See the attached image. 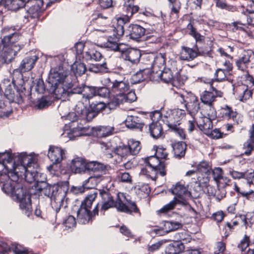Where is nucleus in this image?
Masks as SVG:
<instances>
[{"instance_id":"nucleus-1","label":"nucleus","mask_w":254,"mask_h":254,"mask_svg":"<svg viewBox=\"0 0 254 254\" xmlns=\"http://www.w3.org/2000/svg\"><path fill=\"white\" fill-rule=\"evenodd\" d=\"M71 82V75L59 65L51 69L46 86L47 90L56 98L64 100L68 97Z\"/></svg>"},{"instance_id":"nucleus-2","label":"nucleus","mask_w":254,"mask_h":254,"mask_svg":"<svg viewBox=\"0 0 254 254\" xmlns=\"http://www.w3.org/2000/svg\"><path fill=\"white\" fill-rule=\"evenodd\" d=\"M17 168H14L10 154H0V185L3 191L7 195H12L19 178Z\"/></svg>"},{"instance_id":"nucleus-3","label":"nucleus","mask_w":254,"mask_h":254,"mask_svg":"<svg viewBox=\"0 0 254 254\" xmlns=\"http://www.w3.org/2000/svg\"><path fill=\"white\" fill-rule=\"evenodd\" d=\"M14 164V168H17L19 172V177L24 175L25 180L28 183L36 181V183H39L45 179V175L39 172L38 169L34 170L35 167L37 164L34 163L33 159L30 156L24 153H21L13 156L10 154Z\"/></svg>"},{"instance_id":"nucleus-4","label":"nucleus","mask_w":254,"mask_h":254,"mask_svg":"<svg viewBox=\"0 0 254 254\" xmlns=\"http://www.w3.org/2000/svg\"><path fill=\"white\" fill-rule=\"evenodd\" d=\"M100 195L102 199L101 210L105 211L110 208L115 207L118 211L120 212L129 213L134 212L140 214L139 210L135 203L128 200L123 193H118L115 201L111 194L107 191H101Z\"/></svg>"},{"instance_id":"nucleus-5","label":"nucleus","mask_w":254,"mask_h":254,"mask_svg":"<svg viewBox=\"0 0 254 254\" xmlns=\"http://www.w3.org/2000/svg\"><path fill=\"white\" fill-rule=\"evenodd\" d=\"M37 191L36 193L44 194L51 199V205L57 212H59L62 206L64 205L65 191L57 184L50 185L43 180L33 186Z\"/></svg>"},{"instance_id":"nucleus-6","label":"nucleus","mask_w":254,"mask_h":254,"mask_svg":"<svg viewBox=\"0 0 254 254\" xmlns=\"http://www.w3.org/2000/svg\"><path fill=\"white\" fill-rule=\"evenodd\" d=\"M83 101H79L76 104L74 111L76 116L81 120L90 122L94 118L99 112L104 110L107 106L103 102L92 103L89 106Z\"/></svg>"},{"instance_id":"nucleus-7","label":"nucleus","mask_w":254,"mask_h":254,"mask_svg":"<svg viewBox=\"0 0 254 254\" xmlns=\"http://www.w3.org/2000/svg\"><path fill=\"white\" fill-rule=\"evenodd\" d=\"M12 198L20 202V208L28 213L32 210L30 195L27 193L26 188L22 184L18 183L13 190V194L11 195Z\"/></svg>"},{"instance_id":"nucleus-8","label":"nucleus","mask_w":254,"mask_h":254,"mask_svg":"<svg viewBox=\"0 0 254 254\" xmlns=\"http://www.w3.org/2000/svg\"><path fill=\"white\" fill-rule=\"evenodd\" d=\"M141 148L139 141L131 139L128 140L127 146L124 145L117 147L116 153L119 157H121V161L124 162L127 160L126 157L128 155H135L137 154Z\"/></svg>"},{"instance_id":"nucleus-9","label":"nucleus","mask_w":254,"mask_h":254,"mask_svg":"<svg viewBox=\"0 0 254 254\" xmlns=\"http://www.w3.org/2000/svg\"><path fill=\"white\" fill-rule=\"evenodd\" d=\"M20 48L18 45H7L0 42V63L8 64L11 62Z\"/></svg>"},{"instance_id":"nucleus-10","label":"nucleus","mask_w":254,"mask_h":254,"mask_svg":"<svg viewBox=\"0 0 254 254\" xmlns=\"http://www.w3.org/2000/svg\"><path fill=\"white\" fill-rule=\"evenodd\" d=\"M186 114L185 111L183 109H175L170 110L164 115L163 121L166 122V124L169 128L180 126L181 120L184 117Z\"/></svg>"},{"instance_id":"nucleus-11","label":"nucleus","mask_w":254,"mask_h":254,"mask_svg":"<svg viewBox=\"0 0 254 254\" xmlns=\"http://www.w3.org/2000/svg\"><path fill=\"white\" fill-rule=\"evenodd\" d=\"M172 193L175 195L174 198L176 199L180 204L186 205L188 204L187 197L189 196L190 192L188 188L185 186L182 182H179L173 186L171 189Z\"/></svg>"},{"instance_id":"nucleus-12","label":"nucleus","mask_w":254,"mask_h":254,"mask_svg":"<svg viewBox=\"0 0 254 254\" xmlns=\"http://www.w3.org/2000/svg\"><path fill=\"white\" fill-rule=\"evenodd\" d=\"M235 63L238 69L246 71L250 64H254V52L251 49L244 50Z\"/></svg>"},{"instance_id":"nucleus-13","label":"nucleus","mask_w":254,"mask_h":254,"mask_svg":"<svg viewBox=\"0 0 254 254\" xmlns=\"http://www.w3.org/2000/svg\"><path fill=\"white\" fill-rule=\"evenodd\" d=\"M208 117H200L197 121L198 128L205 134L210 133V129L212 128V120L216 117V112L214 108H210V111L207 113Z\"/></svg>"},{"instance_id":"nucleus-14","label":"nucleus","mask_w":254,"mask_h":254,"mask_svg":"<svg viewBox=\"0 0 254 254\" xmlns=\"http://www.w3.org/2000/svg\"><path fill=\"white\" fill-rule=\"evenodd\" d=\"M104 83L111 88L112 93L122 92L124 94L129 88V84L125 81L118 80L113 78H106L104 79Z\"/></svg>"},{"instance_id":"nucleus-15","label":"nucleus","mask_w":254,"mask_h":254,"mask_svg":"<svg viewBox=\"0 0 254 254\" xmlns=\"http://www.w3.org/2000/svg\"><path fill=\"white\" fill-rule=\"evenodd\" d=\"M197 169L198 171L202 174V176L203 174H204V177L198 176V182L196 183L198 184L199 190H201V185L206 184L209 181L208 175L211 173V168L207 162L203 161L198 164Z\"/></svg>"},{"instance_id":"nucleus-16","label":"nucleus","mask_w":254,"mask_h":254,"mask_svg":"<svg viewBox=\"0 0 254 254\" xmlns=\"http://www.w3.org/2000/svg\"><path fill=\"white\" fill-rule=\"evenodd\" d=\"M110 168L109 166L96 161L87 163V170L93 172L96 175H101L102 176H106L105 175L107 174Z\"/></svg>"},{"instance_id":"nucleus-17","label":"nucleus","mask_w":254,"mask_h":254,"mask_svg":"<svg viewBox=\"0 0 254 254\" xmlns=\"http://www.w3.org/2000/svg\"><path fill=\"white\" fill-rule=\"evenodd\" d=\"M222 94L221 91H218L216 90H213L212 92L205 91L201 95L200 99L202 103L209 106V111H210L211 108H214L213 107V103L215 100L216 97H221Z\"/></svg>"},{"instance_id":"nucleus-18","label":"nucleus","mask_w":254,"mask_h":254,"mask_svg":"<svg viewBox=\"0 0 254 254\" xmlns=\"http://www.w3.org/2000/svg\"><path fill=\"white\" fill-rule=\"evenodd\" d=\"M65 151L61 148L51 146L49 150L48 156L54 164H57L62 161L64 158Z\"/></svg>"},{"instance_id":"nucleus-19","label":"nucleus","mask_w":254,"mask_h":254,"mask_svg":"<svg viewBox=\"0 0 254 254\" xmlns=\"http://www.w3.org/2000/svg\"><path fill=\"white\" fill-rule=\"evenodd\" d=\"M39 58L36 55L30 56L25 57L21 62L18 70L20 72L30 71L34 66Z\"/></svg>"},{"instance_id":"nucleus-20","label":"nucleus","mask_w":254,"mask_h":254,"mask_svg":"<svg viewBox=\"0 0 254 254\" xmlns=\"http://www.w3.org/2000/svg\"><path fill=\"white\" fill-rule=\"evenodd\" d=\"M142 117L141 116H128L125 121L126 126L131 129L138 128L141 129L144 126Z\"/></svg>"},{"instance_id":"nucleus-21","label":"nucleus","mask_w":254,"mask_h":254,"mask_svg":"<svg viewBox=\"0 0 254 254\" xmlns=\"http://www.w3.org/2000/svg\"><path fill=\"white\" fill-rule=\"evenodd\" d=\"M14 29L10 28H4L2 32L4 34H6L8 32L9 34L5 36L1 42L7 44V45H16L15 43L19 40L20 35L18 33L13 32Z\"/></svg>"},{"instance_id":"nucleus-22","label":"nucleus","mask_w":254,"mask_h":254,"mask_svg":"<svg viewBox=\"0 0 254 254\" xmlns=\"http://www.w3.org/2000/svg\"><path fill=\"white\" fill-rule=\"evenodd\" d=\"M166 60V53H160L156 55L152 64L153 72L157 73V71L165 68Z\"/></svg>"},{"instance_id":"nucleus-23","label":"nucleus","mask_w":254,"mask_h":254,"mask_svg":"<svg viewBox=\"0 0 254 254\" xmlns=\"http://www.w3.org/2000/svg\"><path fill=\"white\" fill-rule=\"evenodd\" d=\"M121 53L126 60H127L132 64L138 63L141 57L140 51L136 49L129 48L126 51H124Z\"/></svg>"},{"instance_id":"nucleus-24","label":"nucleus","mask_w":254,"mask_h":254,"mask_svg":"<svg viewBox=\"0 0 254 254\" xmlns=\"http://www.w3.org/2000/svg\"><path fill=\"white\" fill-rule=\"evenodd\" d=\"M127 32L130 38L137 40L144 35L145 29L140 25L132 24L128 26Z\"/></svg>"},{"instance_id":"nucleus-25","label":"nucleus","mask_w":254,"mask_h":254,"mask_svg":"<svg viewBox=\"0 0 254 254\" xmlns=\"http://www.w3.org/2000/svg\"><path fill=\"white\" fill-rule=\"evenodd\" d=\"M87 163L80 157H76L72 160L70 169L72 172L82 173L87 170Z\"/></svg>"},{"instance_id":"nucleus-26","label":"nucleus","mask_w":254,"mask_h":254,"mask_svg":"<svg viewBox=\"0 0 254 254\" xmlns=\"http://www.w3.org/2000/svg\"><path fill=\"white\" fill-rule=\"evenodd\" d=\"M76 216L77 221L82 224H85L92 221L93 215L90 211L83 207H80L77 211Z\"/></svg>"},{"instance_id":"nucleus-27","label":"nucleus","mask_w":254,"mask_h":254,"mask_svg":"<svg viewBox=\"0 0 254 254\" xmlns=\"http://www.w3.org/2000/svg\"><path fill=\"white\" fill-rule=\"evenodd\" d=\"M149 172V171H147L146 169H143L141 170L142 174H145L152 180H155L158 175L162 177L166 175L165 166L164 163H161L155 169H153L150 173L148 174Z\"/></svg>"},{"instance_id":"nucleus-28","label":"nucleus","mask_w":254,"mask_h":254,"mask_svg":"<svg viewBox=\"0 0 254 254\" xmlns=\"http://www.w3.org/2000/svg\"><path fill=\"white\" fill-rule=\"evenodd\" d=\"M122 93V92H120V93H111L109 102L108 103V106L110 109L115 108L120 104L126 102L125 98H124V94Z\"/></svg>"},{"instance_id":"nucleus-29","label":"nucleus","mask_w":254,"mask_h":254,"mask_svg":"<svg viewBox=\"0 0 254 254\" xmlns=\"http://www.w3.org/2000/svg\"><path fill=\"white\" fill-rule=\"evenodd\" d=\"M108 180L109 178L107 176H102L101 175H94L88 178L83 183V186L84 188L87 189H93L97 186L98 184L100 183L101 181L105 180Z\"/></svg>"},{"instance_id":"nucleus-30","label":"nucleus","mask_w":254,"mask_h":254,"mask_svg":"<svg viewBox=\"0 0 254 254\" xmlns=\"http://www.w3.org/2000/svg\"><path fill=\"white\" fill-rule=\"evenodd\" d=\"M123 10V15L126 17V20H128L134 14L139 11V7L131 3H125Z\"/></svg>"},{"instance_id":"nucleus-31","label":"nucleus","mask_w":254,"mask_h":254,"mask_svg":"<svg viewBox=\"0 0 254 254\" xmlns=\"http://www.w3.org/2000/svg\"><path fill=\"white\" fill-rule=\"evenodd\" d=\"M149 130L150 135L154 138H159L163 136V131L162 125L160 123H153L149 125Z\"/></svg>"},{"instance_id":"nucleus-32","label":"nucleus","mask_w":254,"mask_h":254,"mask_svg":"<svg viewBox=\"0 0 254 254\" xmlns=\"http://www.w3.org/2000/svg\"><path fill=\"white\" fill-rule=\"evenodd\" d=\"M153 78H160L164 82L169 83L172 81L173 78V75L172 71L169 68H165L161 69V71H157V73H155Z\"/></svg>"},{"instance_id":"nucleus-33","label":"nucleus","mask_w":254,"mask_h":254,"mask_svg":"<svg viewBox=\"0 0 254 254\" xmlns=\"http://www.w3.org/2000/svg\"><path fill=\"white\" fill-rule=\"evenodd\" d=\"M187 145L183 141H179L172 144L174 156L176 158H181L185 156Z\"/></svg>"},{"instance_id":"nucleus-34","label":"nucleus","mask_w":254,"mask_h":254,"mask_svg":"<svg viewBox=\"0 0 254 254\" xmlns=\"http://www.w3.org/2000/svg\"><path fill=\"white\" fill-rule=\"evenodd\" d=\"M197 57L196 52L191 48L183 47L180 58L182 60L191 61Z\"/></svg>"},{"instance_id":"nucleus-35","label":"nucleus","mask_w":254,"mask_h":254,"mask_svg":"<svg viewBox=\"0 0 254 254\" xmlns=\"http://www.w3.org/2000/svg\"><path fill=\"white\" fill-rule=\"evenodd\" d=\"M26 0H4L5 5L11 10L16 11L26 5Z\"/></svg>"},{"instance_id":"nucleus-36","label":"nucleus","mask_w":254,"mask_h":254,"mask_svg":"<svg viewBox=\"0 0 254 254\" xmlns=\"http://www.w3.org/2000/svg\"><path fill=\"white\" fill-rule=\"evenodd\" d=\"M184 250V246L181 243L174 242L168 245L165 251V254H179Z\"/></svg>"},{"instance_id":"nucleus-37","label":"nucleus","mask_w":254,"mask_h":254,"mask_svg":"<svg viewBox=\"0 0 254 254\" xmlns=\"http://www.w3.org/2000/svg\"><path fill=\"white\" fill-rule=\"evenodd\" d=\"M97 87L95 86H84V92L83 94L82 99L81 101L83 102L86 104H89V100L91 99L95 96L97 95Z\"/></svg>"},{"instance_id":"nucleus-38","label":"nucleus","mask_w":254,"mask_h":254,"mask_svg":"<svg viewBox=\"0 0 254 254\" xmlns=\"http://www.w3.org/2000/svg\"><path fill=\"white\" fill-rule=\"evenodd\" d=\"M119 39L118 38H116L113 36H109L107 42L105 43V46L111 50L114 51H118L120 52H124V49L122 48L120 46H119L118 42Z\"/></svg>"},{"instance_id":"nucleus-39","label":"nucleus","mask_w":254,"mask_h":254,"mask_svg":"<svg viewBox=\"0 0 254 254\" xmlns=\"http://www.w3.org/2000/svg\"><path fill=\"white\" fill-rule=\"evenodd\" d=\"M40 1L37 0H28L24 8L29 14H35L40 9Z\"/></svg>"},{"instance_id":"nucleus-40","label":"nucleus","mask_w":254,"mask_h":254,"mask_svg":"<svg viewBox=\"0 0 254 254\" xmlns=\"http://www.w3.org/2000/svg\"><path fill=\"white\" fill-rule=\"evenodd\" d=\"M83 58L87 61L94 60L96 62L105 61L104 57L97 51L90 50L86 52L83 55Z\"/></svg>"},{"instance_id":"nucleus-41","label":"nucleus","mask_w":254,"mask_h":254,"mask_svg":"<svg viewBox=\"0 0 254 254\" xmlns=\"http://www.w3.org/2000/svg\"><path fill=\"white\" fill-rule=\"evenodd\" d=\"M86 128V127H78L76 128L73 129L72 130L65 132L62 134V135H64V137H65V134H67V136L69 140H74L76 138V137L86 135V134L84 133V131L85 130Z\"/></svg>"},{"instance_id":"nucleus-42","label":"nucleus","mask_w":254,"mask_h":254,"mask_svg":"<svg viewBox=\"0 0 254 254\" xmlns=\"http://www.w3.org/2000/svg\"><path fill=\"white\" fill-rule=\"evenodd\" d=\"M86 70L85 64L80 62L76 61L71 66V70L76 76L82 75Z\"/></svg>"},{"instance_id":"nucleus-43","label":"nucleus","mask_w":254,"mask_h":254,"mask_svg":"<svg viewBox=\"0 0 254 254\" xmlns=\"http://www.w3.org/2000/svg\"><path fill=\"white\" fill-rule=\"evenodd\" d=\"M239 92V100L242 102H246L252 97V91L248 89V86L242 85L237 89Z\"/></svg>"},{"instance_id":"nucleus-44","label":"nucleus","mask_w":254,"mask_h":254,"mask_svg":"<svg viewBox=\"0 0 254 254\" xmlns=\"http://www.w3.org/2000/svg\"><path fill=\"white\" fill-rule=\"evenodd\" d=\"M114 127L109 126H100L96 128V135L99 137H104L110 135L114 131Z\"/></svg>"},{"instance_id":"nucleus-45","label":"nucleus","mask_w":254,"mask_h":254,"mask_svg":"<svg viewBox=\"0 0 254 254\" xmlns=\"http://www.w3.org/2000/svg\"><path fill=\"white\" fill-rule=\"evenodd\" d=\"M6 98L9 101V102H15L20 104L22 102V97L19 93H17L15 95L14 91L10 89H6L4 92Z\"/></svg>"},{"instance_id":"nucleus-46","label":"nucleus","mask_w":254,"mask_h":254,"mask_svg":"<svg viewBox=\"0 0 254 254\" xmlns=\"http://www.w3.org/2000/svg\"><path fill=\"white\" fill-rule=\"evenodd\" d=\"M191 238L190 236L186 232L183 231L178 232L175 234L174 236V242H178L184 244H187L190 242Z\"/></svg>"},{"instance_id":"nucleus-47","label":"nucleus","mask_w":254,"mask_h":254,"mask_svg":"<svg viewBox=\"0 0 254 254\" xmlns=\"http://www.w3.org/2000/svg\"><path fill=\"white\" fill-rule=\"evenodd\" d=\"M221 110L222 112L223 118L227 120L232 119L234 121L236 120L237 113L234 111L231 107L228 105H225Z\"/></svg>"},{"instance_id":"nucleus-48","label":"nucleus","mask_w":254,"mask_h":254,"mask_svg":"<svg viewBox=\"0 0 254 254\" xmlns=\"http://www.w3.org/2000/svg\"><path fill=\"white\" fill-rule=\"evenodd\" d=\"M97 191H94L93 193L88 194L85 197L84 201L82 202L80 207H83L85 208H87V210H90L93 202L95 200L97 197Z\"/></svg>"},{"instance_id":"nucleus-49","label":"nucleus","mask_w":254,"mask_h":254,"mask_svg":"<svg viewBox=\"0 0 254 254\" xmlns=\"http://www.w3.org/2000/svg\"><path fill=\"white\" fill-rule=\"evenodd\" d=\"M187 29L190 30L189 34L193 37L196 42L202 43L204 40V37L199 33L191 23L188 24Z\"/></svg>"},{"instance_id":"nucleus-50","label":"nucleus","mask_w":254,"mask_h":254,"mask_svg":"<svg viewBox=\"0 0 254 254\" xmlns=\"http://www.w3.org/2000/svg\"><path fill=\"white\" fill-rule=\"evenodd\" d=\"M182 227V224L178 222L165 221L164 224V228L167 233L175 231Z\"/></svg>"},{"instance_id":"nucleus-51","label":"nucleus","mask_w":254,"mask_h":254,"mask_svg":"<svg viewBox=\"0 0 254 254\" xmlns=\"http://www.w3.org/2000/svg\"><path fill=\"white\" fill-rule=\"evenodd\" d=\"M107 69L106 62L103 61L101 64H91L88 67L90 71L98 73Z\"/></svg>"},{"instance_id":"nucleus-52","label":"nucleus","mask_w":254,"mask_h":254,"mask_svg":"<svg viewBox=\"0 0 254 254\" xmlns=\"http://www.w3.org/2000/svg\"><path fill=\"white\" fill-rule=\"evenodd\" d=\"M146 165L149 168L150 171H152V169H155L158 166V165L161 163L159 161V160L156 156H150L145 160Z\"/></svg>"},{"instance_id":"nucleus-53","label":"nucleus","mask_w":254,"mask_h":254,"mask_svg":"<svg viewBox=\"0 0 254 254\" xmlns=\"http://www.w3.org/2000/svg\"><path fill=\"white\" fill-rule=\"evenodd\" d=\"M177 204H180L179 201L174 198L170 203L164 205L161 209L159 210L158 212L159 213H167L173 209Z\"/></svg>"},{"instance_id":"nucleus-54","label":"nucleus","mask_w":254,"mask_h":254,"mask_svg":"<svg viewBox=\"0 0 254 254\" xmlns=\"http://www.w3.org/2000/svg\"><path fill=\"white\" fill-rule=\"evenodd\" d=\"M169 7L171 9V12L177 14L181 8V4L179 0H169Z\"/></svg>"},{"instance_id":"nucleus-55","label":"nucleus","mask_w":254,"mask_h":254,"mask_svg":"<svg viewBox=\"0 0 254 254\" xmlns=\"http://www.w3.org/2000/svg\"><path fill=\"white\" fill-rule=\"evenodd\" d=\"M118 177L122 182L128 184L132 183V177L127 172H120L118 173Z\"/></svg>"},{"instance_id":"nucleus-56","label":"nucleus","mask_w":254,"mask_h":254,"mask_svg":"<svg viewBox=\"0 0 254 254\" xmlns=\"http://www.w3.org/2000/svg\"><path fill=\"white\" fill-rule=\"evenodd\" d=\"M244 149H245L244 154L249 156L254 150V141L248 139L244 144Z\"/></svg>"},{"instance_id":"nucleus-57","label":"nucleus","mask_w":254,"mask_h":254,"mask_svg":"<svg viewBox=\"0 0 254 254\" xmlns=\"http://www.w3.org/2000/svg\"><path fill=\"white\" fill-rule=\"evenodd\" d=\"M226 250V244L223 241L217 242L214 247L215 254H222Z\"/></svg>"},{"instance_id":"nucleus-58","label":"nucleus","mask_w":254,"mask_h":254,"mask_svg":"<svg viewBox=\"0 0 254 254\" xmlns=\"http://www.w3.org/2000/svg\"><path fill=\"white\" fill-rule=\"evenodd\" d=\"M228 72L222 68H218L215 73V76L217 81H221L225 80Z\"/></svg>"},{"instance_id":"nucleus-59","label":"nucleus","mask_w":254,"mask_h":254,"mask_svg":"<svg viewBox=\"0 0 254 254\" xmlns=\"http://www.w3.org/2000/svg\"><path fill=\"white\" fill-rule=\"evenodd\" d=\"M140 71L141 72L142 74V76L144 78V80H145L147 78H149L151 80H157V79L153 78L154 76H156L155 72H153V68L152 67V70L149 68H145L142 70H140Z\"/></svg>"},{"instance_id":"nucleus-60","label":"nucleus","mask_w":254,"mask_h":254,"mask_svg":"<svg viewBox=\"0 0 254 254\" xmlns=\"http://www.w3.org/2000/svg\"><path fill=\"white\" fill-rule=\"evenodd\" d=\"M218 52L221 56L232 59V57L228 54L232 53L234 51V48L232 47L227 46L225 48H220L218 50Z\"/></svg>"},{"instance_id":"nucleus-61","label":"nucleus","mask_w":254,"mask_h":254,"mask_svg":"<svg viewBox=\"0 0 254 254\" xmlns=\"http://www.w3.org/2000/svg\"><path fill=\"white\" fill-rule=\"evenodd\" d=\"M112 92L110 91L109 89L105 87H97V95L102 97H108L110 98V95Z\"/></svg>"},{"instance_id":"nucleus-62","label":"nucleus","mask_w":254,"mask_h":254,"mask_svg":"<svg viewBox=\"0 0 254 254\" xmlns=\"http://www.w3.org/2000/svg\"><path fill=\"white\" fill-rule=\"evenodd\" d=\"M213 179L216 182H218L221 179H224L222 177V170L220 168H216L211 171Z\"/></svg>"},{"instance_id":"nucleus-63","label":"nucleus","mask_w":254,"mask_h":254,"mask_svg":"<svg viewBox=\"0 0 254 254\" xmlns=\"http://www.w3.org/2000/svg\"><path fill=\"white\" fill-rule=\"evenodd\" d=\"M76 221L75 218L72 216H69L64 221V225L66 229H70L75 226Z\"/></svg>"},{"instance_id":"nucleus-64","label":"nucleus","mask_w":254,"mask_h":254,"mask_svg":"<svg viewBox=\"0 0 254 254\" xmlns=\"http://www.w3.org/2000/svg\"><path fill=\"white\" fill-rule=\"evenodd\" d=\"M249 237L246 235L238 245V248L242 251H245L249 247Z\"/></svg>"}]
</instances>
